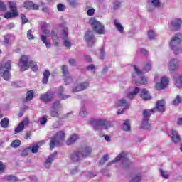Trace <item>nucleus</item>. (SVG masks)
Listing matches in <instances>:
<instances>
[{"mask_svg":"<svg viewBox=\"0 0 182 182\" xmlns=\"http://www.w3.org/2000/svg\"><path fill=\"white\" fill-rule=\"evenodd\" d=\"M132 77H133V80H132V82L134 83V85H147V77H144V76H141L140 77V79H141V81H139L136 79H134V74L132 75Z\"/></svg>","mask_w":182,"mask_h":182,"instance_id":"obj_21","label":"nucleus"},{"mask_svg":"<svg viewBox=\"0 0 182 182\" xmlns=\"http://www.w3.org/2000/svg\"><path fill=\"white\" fill-rule=\"evenodd\" d=\"M133 68H134V72L138 75V76H141V75H143V72L140 70V69H139L137 66L134 65Z\"/></svg>","mask_w":182,"mask_h":182,"instance_id":"obj_57","label":"nucleus"},{"mask_svg":"<svg viewBox=\"0 0 182 182\" xmlns=\"http://www.w3.org/2000/svg\"><path fill=\"white\" fill-rule=\"evenodd\" d=\"M89 87L88 82H83L78 84L77 86L73 88V92L76 93L77 92H82L83 90H86Z\"/></svg>","mask_w":182,"mask_h":182,"instance_id":"obj_14","label":"nucleus"},{"mask_svg":"<svg viewBox=\"0 0 182 182\" xmlns=\"http://www.w3.org/2000/svg\"><path fill=\"white\" fill-rule=\"evenodd\" d=\"M65 136L66 135L63 131L57 132L56 134L51 138L50 142V150H53L55 147H59V146H62V141L65 140Z\"/></svg>","mask_w":182,"mask_h":182,"instance_id":"obj_3","label":"nucleus"},{"mask_svg":"<svg viewBox=\"0 0 182 182\" xmlns=\"http://www.w3.org/2000/svg\"><path fill=\"white\" fill-rule=\"evenodd\" d=\"M160 174L161 177H164V178H168L170 177V175L167 174L166 171H164L163 169H160Z\"/></svg>","mask_w":182,"mask_h":182,"instance_id":"obj_53","label":"nucleus"},{"mask_svg":"<svg viewBox=\"0 0 182 182\" xmlns=\"http://www.w3.org/2000/svg\"><path fill=\"white\" fill-rule=\"evenodd\" d=\"M38 150H39V145L36 144V145L33 146V147L31 149V152L32 153H38Z\"/></svg>","mask_w":182,"mask_h":182,"instance_id":"obj_61","label":"nucleus"},{"mask_svg":"<svg viewBox=\"0 0 182 182\" xmlns=\"http://www.w3.org/2000/svg\"><path fill=\"white\" fill-rule=\"evenodd\" d=\"M43 83L44 85L48 84V80H49V77L50 76V73L49 72V70H46L45 72L43 73Z\"/></svg>","mask_w":182,"mask_h":182,"instance_id":"obj_33","label":"nucleus"},{"mask_svg":"<svg viewBox=\"0 0 182 182\" xmlns=\"http://www.w3.org/2000/svg\"><path fill=\"white\" fill-rule=\"evenodd\" d=\"M33 95H35V93L33 92V90L28 91L26 94V100L28 102H29L30 100H32L33 99Z\"/></svg>","mask_w":182,"mask_h":182,"instance_id":"obj_46","label":"nucleus"},{"mask_svg":"<svg viewBox=\"0 0 182 182\" xmlns=\"http://www.w3.org/2000/svg\"><path fill=\"white\" fill-rule=\"evenodd\" d=\"M168 82L167 77H163L161 78V82H157L156 85V90H163V89H166L168 85Z\"/></svg>","mask_w":182,"mask_h":182,"instance_id":"obj_13","label":"nucleus"},{"mask_svg":"<svg viewBox=\"0 0 182 182\" xmlns=\"http://www.w3.org/2000/svg\"><path fill=\"white\" fill-rule=\"evenodd\" d=\"M55 96V92L53 91H48L45 94L41 95L40 99L43 102H49L53 100V97Z\"/></svg>","mask_w":182,"mask_h":182,"instance_id":"obj_12","label":"nucleus"},{"mask_svg":"<svg viewBox=\"0 0 182 182\" xmlns=\"http://www.w3.org/2000/svg\"><path fill=\"white\" fill-rule=\"evenodd\" d=\"M29 68H31L33 72L38 71V64L33 61H29Z\"/></svg>","mask_w":182,"mask_h":182,"instance_id":"obj_42","label":"nucleus"},{"mask_svg":"<svg viewBox=\"0 0 182 182\" xmlns=\"http://www.w3.org/2000/svg\"><path fill=\"white\" fill-rule=\"evenodd\" d=\"M77 140H79V135L73 134L67 140L66 144H67V146H70V145L73 144Z\"/></svg>","mask_w":182,"mask_h":182,"instance_id":"obj_23","label":"nucleus"},{"mask_svg":"<svg viewBox=\"0 0 182 182\" xmlns=\"http://www.w3.org/2000/svg\"><path fill=\"white\" fill-rule=\"evenodd\" d=\"M25 129V121L21 122L14 130V134L21 133Z\"/></svg>","mask_w":182,"mask_h":182,"instance_id":"obj_29","label":"nucleus"},{"mask_svg":"<svg viewBox=\"0 0 182 182\" xmlns=\"http://www.w3.org/2000/svg\"><path fill=\"white\" fill-rule=\"evenodd\" d=\"M181 40V33L175 34L171 40L169 46L171 50H173L174 55H180V53H182Z\"/></svg>","mask_w":182,"mask_h":182,"instance_id":"obj_2","label":"nucleus"},{"mask_svg":"<svg viewBox=\"0 0 182 182\" xmlns=\"http://www.w3.org/2000/svg\"><path fill=\"white\" fill-rule=\"evenodd\" d=\"M141 127L142 129H145L146 130L151 127V125L149 123V119H143Z\"/></svg>","mask_w":182,"mask_h":182,"instance_id":"obj_39","label":"nucleus"},{"mask_svg":"<svg viewBox=\"0 0 182 182\" xmlns=\"http://www.w3.org/2000/svg\"><path fill=\"white\" fill-rule=\"evenodd\" d=\"M181 103H182V97L181 95H178L172 101V105H173V106H178V105H181Z\"/></svg>","mask_w":182,"mask_h":182,"instance_id":"obj_34","label":"nucleus"},{"mask_svg":"<svg viewBox=\"0 0 182 182\" xmlns=\"http://www.w3.org/2000/svg\"><path fill=\"white\" fill-rule=\"evenodd\" d=\"M60 109H62L60 101L54 102L50 107V116L51 117H59L60 116Z\"/></svg>","mask_w":182,"mask_h":182,"instance_id":"obj_6","label":"nucleus"},{"mask_svg":"<svg viewBox=\"0 0 182 182\" xmlns=\"http://www.w3.org/2000/svg\"><path fill=\"white\" fill-rule=\"evenodd\" d=\"M63 45L66 48V49H70L72 48V42L68 38L63 39Z\"/></svg>","mask_w":182,"mask_h":182,"instance_id":"obj_40","label":"nucleus"},{"mask_svg":"<svg viewBox=\"0 0 182 182\" xmlns=\"http://www.w3.org/2000/svg\"><path fill=\"white\" fill-rule=\"evenodd\" d=\"M122 160V166L123 168H127L129 166H132V162L127 158V154L124 152H122L119 154L113 161L109 162L107 166H110L114 163H117V161H120Z\"/></svg>","mask_w":182,"mask_h":182,"instance_id":"obj_5","label":"nucleus"},{"mask_svg":"<svg viewBox=\"0 0 182 182\" xmlns=\"http://www.w3.org/2000/svg\"><path fill=\"white\" fill-rule=\"evenodd\" d=\"M84 38L88 46H93L96 43V37H95L93 31H87Z\"/></svg>","mask_w":182,"mask_h":182,"instance_id":"obj_8","label":"nucleus"},{"mask_svg":"<svg viewBox=\"0 0 182 182\" xmlns=\"http://www.w3.org/2000/svg\"><path fill=\"white\" fill-rule=\"evenodd\" d=\"M131 128L132 127L130 126V121H129V119H127L122 124V130H124L125 132H129L130 131Z\"/></svg>","mask_w":182,"mask_h":182,"instance_id":"obj_36","label":"nucleus"},{"mask_svg":"<svg viewBox=\"0 0 182 182\" xmlns=\"http://www.w3.org/2000/svg\"><path fill=\"white\" fill-rule=\"evenodd\" d=\"M141 180V176H136L133 178L130 182H140Z\"/></svg>","mask_w":182,"mask_h":182,"instance_id":"obj_64","label":"nucleus"},{"mask_svg":"<svg viewBox=\"0 0 182 182\" xmlns=\"http://www.w3.org/2000/svg\"><path fill=\"white\" fill-rule=\"evenodd\" d=\"M89 23L91 25L95 32L98 35H105V33H106V28H105V26L95 18H91L89 21Z\"/></svg>","mask_w":182,"mask_h":182,"instance_id":"obj_4","label":"nucleus"},{"mask_svg":"<svg viewBox=\"0 0 182 182\" xmlns=\"http://www.w3.org/2000/svg\"><path fill=\"white\" fill-rule=\"evenodd\" d=\"M8 4H9V8H10L11 12H18V7L16 6V1H9Z\"/></svg>","mask_w":182,"mask_h":182,"instance_id":"obj_28","label":"nucleus"},{"mask_svg":"<svg viewBox=\"0 0 182 182\" xmlns=\"http://www.w3.org/2000/svg\"><path fill=\"white\" fill-rule=\"evenodd\" d=\"M117 107H124V109H129L130 107V103L125 99H121L116 102Z\"/></svg>","mask_w":182,"mask_h":182,"instance_id":"obj_19","label":"nucleus"},{"mask_svg":"<svg viewBox=\"0 0 182 182\" xmlns=\"http://www.w3.org/2000/svg\"><path fill=\"white\" fill-rule=\"evenodd\" d=\"M150 70H151V62L148 61L144 66L142 72L143 73H146L147 72H150Z\"/></svg>","mask_w":182,"mask_h":182,"instance_id":"obj_37","label":"nucleus"},{"mask_svg":"<svg viewBox=\"0 0 182 182\" xmlns=\"http://www.w3.org/2000/svg\"><path fill=\"white\" fill-rule=\"evenodd\" d=\"M0 125L3 129H8L9 127V119L7 117L4 118L1 122H0Z\"/></svg>","mask_w":182,"mask_h":182,"instance_id":"obj_32","label":"nucleus"},{"mask_svg":"<svg viewBox=\"0 0 182 182\" xmlns=\"http://www.w3.org/2000/svg\"><path fill=\"white\" fill-rule=\"evenodd\" d=\"M12 69V61L8 60L4 65L0 66V70H11Z\"/></svg>","mask_w":182,"mask_h":182,"instance_id":"obj_25","label":"nucleus"},{"mask_svg":"<svg viewBox=\"0 0 182 182\" xmlns=\"http://www.w3.org/2000/svg\"><path fill=\"white\" fill-rule=\"evenodd\" d=\"M122 4H123L122 1L120 0H116L113 2L112 9L114 11H117V9H119V8L122 6Z\"/></svg>","mask_w":182,"mask_h":182,"instance_id":"obj_35","label":"nucleus"},{"mask_svg":"<svg viewBox=\"0 0 182 182\" xmlns=\"http://www.w3.org/2000/svg\"><path fill=\"white\" fill-rule=\"evenodd\" d=\"M149 2H151L155 8H160V6H161V3H160V0H149Z\"/></svg>","mask_w":182,"mask_h":182,"instance_id":"obj_49","label":"nucleus"},{"mask_svg":"<svg viewBox=\"0 0 182 182\" xmlns=\"http://www.w3.org/2000/svg\"><path fill=\"white\" fill-rule=\"evenodd\" d=\"M180 67V62L177 58H171L168 63V69L171 72H176Z\"/></svg>","mask_w":182,"mask_h":182,"instance_id":"obj_9","label":"nucleus"},{"mask_svg":"<svg viewBox=\"0 0 182 182\" xmlns=\"http://www.w3.org/2000/svg\"><path fill=\"white\" fill-rule=\"evenodd\" d=\"M27 38L28 39H30V40L35 39V36L32 34V30H28L27 31Z\"/></svg>","mask_w":182,"mask_h":182,"instance_id":"obj_58","label":"nucleus"},{"mask_svg":"<svg viewBox=\"0 0 182 182\" xmlns=\"http://www.w3.org/2000/svg\"><path fill=\"white\" fill-rule=\"evenodd\" d=\"M181 18H174L169 23V28L171 31H180L181 29Z\"/></svg>","mask_w":182,"mask_h":182,"instance_id":"obj_10","label":"nucleus"},{"mask_svg":"<svg viewBox=\"0 0 182 182\" xmlns=\"http://www.w3.org/2000/svg\"><path fill=\"white\" fill-rule=\"evenodd\" d=\"M173 83L178 89L182 88V74H175L173 75Z\"/></svg>","mask_w":182,"mask_h":182,"instance_id":"obj_18","label":"nucleus"},{"mask_svg":"<svg viewBox=\"0 0 182 182\" xmlns=\"http://www.w3.org/2000/svg\"><path fill=\"white\" fill-rule=\"evenodd\" d=\"M97 176V172L89 171L87 174L88 178H93Z\"/></svg>","mask_w":182,"mask_h":182,"instance_id":"obj_54","label":"nucleus"},{"mask_svg":"<svg viewBox=\"0 0 182 182\" xmlns=\"http://www.w3.org/2000/svg\"><path fill=\"white\" fill-rule=\"evenodd\" d=\"M16 16H19V13L18 11L7 12L4 14V18L6 19L16 18Z\"/></svg>","mask_w":182,"mask_h":182,"instance_id":"obj_27","label":"nucleus"},{"mask_svg":"<svg viewBox=\"0 0 182 182\" xmlns=\"http://www.w3.org/2000/svg\"><path fill=\"white\" fill-rule=\"evenodd\" d=\"M88 123L92 126L93 130H107L113 127V123L105 118H90Z\"/></svg>","mask_w":182,"mask_h":182,"instance_id":"obj_1","label":"nucleus"},{"mask_svg":"<svg viewBox=\"0 0 182 182\" xmlns=\"http://www.w3.org/2000/svg\"><path fill=\"white\" fill-rule=\"evenodd\" d=\"M79 114L80 117H86V116H87V112L86 111L85 107H81Z\"/></svg>","mask_w":182,"mask_h":182,"instance_id":"obj_50","label":"nucleus"},{"mask_svg":"<svg viewBox=\"0 0 182 182\" xmlns=\"http://www.w3.org/2000/svg\"><path fill=\"white\" fill-rule=\"evenodd\" d=\"M105 56H106V53H105V48H102L100 50L99 58H100V59H105Z\"/></svg>","mask_w":182,"mask_h":182,"instance_id":"obj_55","label":"nucleus"},{"mask_svg":"<svg viewBox=\"0 0 182 182\" xmlns=\"http://www.w3.org/2000/svg\"><path fill=\"white\" fill-rule=\"evenodd\" d=\"M64 82H65V85H70V83H72V82H73V78H72V76L70 75H65V77H64Z\"/></svg>","mask_w":182,"mask_h":182,"instance_id":"obj_45","label":"nucleus"},{"mask_svg":"<svg viewBox=\"0 0 182 182\" xmlns=\"http://www.w3.org/2000/svg\"><path fill=\"white\" fill-rule=\"evenodd\" d=\"M148 38L150 39V41H153L156 39V33H154V31L153 30H150L148 31Z\"/></svg>","mask_w":182,"mask_h":182,"instance_id":"obj_51","label":"nucleus"},{"mask_svg":"<svg viewBox=\"0 0 182 182\" xmlns=\"http://www.w3.org/2000/svg\"><path fill=\"white\" fill-rule=\"evenodd\" d=\"M23 6L26 8V9H34L36 11H38V9H39V5L34 4L33 2L29 1H25L23 4Z\"/></svg>","mask_w":182,"mask_h":182,"instance_id":"obj_20","label":"nucleus"},{"mask_svg":"<svg viewBox=\"0 0 182 182\" xmlns=\"http://www.w3.org/2000/svg\"><path fill=\"white\" fill-rule=\"evenodd\" d=\"M171 140L173 141V143H180L181 141V138L180 137V135L177 133V131L172 129L171 130Z\"/></svg>","mask_w":182,"mask_h":182,"instance_id":"obj_22","label":"nucleus"},{"mask_svg":"<svg viewBox=\"0 0 182 182\" xmlns=\"http://www.w3.org/2000/svg\"><path fill=\"white\" fill-rule=\"evenodd\" d=\"M140 96L143 100H150L151 99V96L149 95V91L146 88L141 90Z\"/></svg>","mask_w":182,"mask_h":182,"instance_id":"obj_24","label":"nucleus"},{"mask_svg":"<svg viewBox=\"0 0 182 182\" xmlns=\"http://www.w3.org/2000/svg\"><path fill=\"white\" fill-rule=\"evenodd\" d=\"M47 122H48V116L47 115L43 116L41 119L40 120V124L43 126L46 124Z\"/></svg>","mask_w":182,"mask_h":182,"instance_id":"obj_52","label":"nucleus"},{"mask_svg":"<svg viewBox=\"0 0 182 182\" xmlns=\"http://www.w3.org/2000/svg\"><path fill=\"white\" fill-rule=\"evenodd\" d=\"M0 73L4 80H9L11 79V73L8 70H0Z\"/></svg>","mask_w":182,"mask_h":182,"instance_id":"obj_26","label":"nucleus"},{"mask_svg":"<svg viewBox=\"0 0 182 182\" xmlns=\"http://www.w3.org/2000/svg\"><path fill=\"white\" fill-rule=\"evenodd\" d=\"M57 9L58 11H65L66 9V6H65V5H63L62 4H58L57 5Z\"/></svg>","mask_w":182,"mask_h":182,"instance_id":"obj_59","label":"nucleus"},{"mask_svg":"<svg viewBox=\"0 0 182 182\" xmlns=\"http://www.w3.org/2000/svg\"><path fill=\"white\" fill-rule=\"evenodd\" d=\"M0 11H6V4L2 1H0Z\"/></svg>","mask_w":182,"mask_h":182,"instance_id":"obj_63","label":"nucleus"},{"mask_svg":"<svg viewBox=\"0 0 182 182\" xmlns=\"http://www.w3.org/2000/svg\"><path fill=\"white\" fill-rule=\"evenodd\" d=\"M78 151L80 152L82 159H86V157H89V156L92 154V148L89 146L82 147L78 149Z\"/></svg>","mask_w":182,"mask_h":182,"instance_id":"obj_15","label":"nucleus"},{"mask_svg":"<svg viewBox=\"0 0 182 182\" xmlns=\"http://www.w3.org/2000/svg\"><path fill=\"white\" fill-rule=\"evenodd\" d=\"M62 73L64 77L69 76L70 74L69 73V70H68V65H63L62 66Z\"/></svg>","mask_w":182,"mask_h":182,"instance_id":"obj_43","label":"nucleus"},{"mask_svg":"<svg viewBox=\"0 0 182 182\" xmlns=\"http://www.w3.org/2000/svg\"><path fill=\"white\" fill-rule=\"evenodd\" d=\"M114 23L117 29L119 31V32L122 33L124 28L122 27V24H120V23H119V22H117V20H114Z\"/></svg>","mask_w":182,"mask_h":182,"instance_id":"obj_44","label":"nucleus"},{"mask_svg":"<svg viewBox=\"0 0 182 182\" xmlns=\"http://www.w3.org/2000/svg\"><path fill=\"white\" fill-rule=\"evenodd\" d=\"M166 106V101L164 100H160L156 102V107L151 109V112L152 113H156V112H160L161 113H163L164 110H166V108H164Z\"/></svg>","mask_w":182,"mask_h":182,"instance_id":"obj_11","label":"nucleus"},{"mask_svg":"<svg viewBox=\"0 0 182 182\" xmlns=\"http://www.w3.org/2000/svg\"><path fill=\"white\" fill-rule=\"evenodd\" d=\"M67 2L70 5V6H72V8H76V6L79 5V3H77V0H67Z\"/></svg>","mask_w":182,"mask_h":182,"instance_id":"obj_47","label":"nucleus"},{"mask_svg":"<svg viewBox=\"0 0 182 182\" xmlns=\"http://www.w3.org/2000/svg\"><path fill=\"white\" fill-rule=\"evenodd\" d=\"M21 146V141L16 139L13 141L11 144V147H13L14 149H16Z\"/></svg>","mask_w":182,"mask_h":182,"instance_id":"obj_48","label":"nucleus"},{"mask_svg":"<svg viewBox=\"0 0 182 182\" xmlns=\"http://www.w3.org/2000/svg\"><path fill=\"white\" fill-rule=\"evenodd\" d=\"M41 39L43 43H44V44L46 45V48H47L48 49H49V48H50V43H48V42L47 41L46 36H45V35H41Z\"/></svg>","mask_w":182,"mask_h":182,"instance_id":"obj_41","label":"nucleus"},{"mask_svg":"<svg viewBox=\"0 0 182 182\" xmlns=\"http://www.w3.org/2000/svg\"><path fill=\"white\" fill-rule=\"evenodd\" d=\"M51 38L53 41V42H55V41H58V39H59V38L58 37V33H56V32H55V31H51Z\"/></svg>","mask_w":182,"mask_h":182,"instance_id":"obj_56","label":"nucleus"},{"mask_svg":"<svg viewBox=\"0 0 182 182\" xmlns=\"http://www.w3.org/2000/svg\"><path fill=\"white\" fill-rule=\"evenodd\" d=\"M69 35V32H68V29L67 27H64L60 33V36L61 37L62 39H67L68 38V36Z\"/></svg>","mask_w":182,"mask_h":182,"instance_id":"obj_31","label":"nucleus"},{"mask_svg":"<svg viewBox=\"0 0 182 182\" xmlns=\"http://www.w3.org/2000/svg\"><path fill=\"white\" fill-rule=\"evenodd\" d=\"M56 154H58V152L54 151L46 160L45 164H44V167L46 168H50V166H52V163H53V160H55V157H56Z\"/></svg>","mask_w":182,"mask_h":182,"instance_id":"obj_17","label":"nucleus"},{"mask_svg":"<svg viewBox=\"0 0 182 182\" xmlns=\"http://www.w3.org/2000/svg\"><path fill=\"white\" fill-rule=\"evenodd\" d=\"M18 66L23 72L29 69V56L22 55L20 58Z\"/></svg>","mask_w":182,"mask_h":182,"instance_id":"obj_7","label":"nucleus"},{"mask_svg":"<svg viewBox=\"0 0 182 182\" xmlns=\"http://www.w3.org/2000/svg\"><path fill=\"white\" fill-rule=\"evenodd\" d=\"M150 113H152L151 110H147V109L144 110V112H143V116H144L143 120H150V116H151Z\"/></svg>","mask_w":182,"mask_h":182,"instance_id":"obj_38","label":"nucleus"},{"mask_svg":"<svg viewBox=\"0 0 182 182\" xmlns=\"http://www.w3.org/2000/svg\"><path fill=\"white\" fill-rule=\"evenodd\" d=\"M88 16H93L95 15V9H89L87 11Z\"/></svg>","mask_w":182,"mask_h":182,"instance_id":"obj_62","label":"nucleus"},{"mask_svg":"<svg viewBox=\"0 0 182 182\" xmlns=\"http://www.w3.org/2000/svg\"><path fill=\"white\" fill-rule=\"evenodd\" d=\"M70 160L73 161V163H78L80 160H82V156L80 155V152L79 150L74 151L70 155Z\"/></svg>","mask_w":182,"mask_h":182,"instance_id":"obj_16","label":"nucleus"},{"mask_svg":"<svg viewBox=\"0 0 182 182\" xmlns=\"http://www.w3.org/2000/svg\"><path fill=\"white\" fill-rule=\"evenodd\" d=\"M21 18L22 21V25H25V23H28V18H26V16L25 14H21Z\"/></svg>","mask_w":182,"mask_h":182,"instance_id":"obj_60","label":"nucleus"},{"mask_svg":"<svg viewBox=\"0 0 182 182\" xmlns=\"http://www.w3.org/2000/svg\"><path fill=\"white\" fill-rule=\"evenodd\" d=\"M3 180L6 181H18V176L14 175H6L3 177Z\"/></svg>","mask_w":182,"mask_h":182,"instance_id":"obj_30","label":"nucleus"}]
</instances>
